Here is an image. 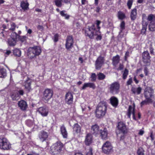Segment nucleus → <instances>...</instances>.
<instances>
[{
	"label": "nucleus",
	"mask_w": 155,
	"mask_h": 155,
	"mask_svg": "<svg viewBox=\"0 0 155 155\" xmlns=\"http://www.w3.org/2000/svg\"><path fill=\"white\" fill-rule=\"evenodd\" d=\"M53 95L52 91L50 89H46L44 93L43 98L46 101H48L52 97Z\"/></svg>",
	"instance_id": "11"
},
{
	"label": "nucleus",
	"mask_w": 155,
	"mask_h": 155,
	"mask_svg": "<svg viewBox=\"0 0 155 155\" xmlns=\"http://www.w3.org/2000/svg\"><path fill=\"white\" fill-rule=\"evenodd\" d=\"M112 147L110 142L107 141L103 145L102 147L103 151L105 153L108 154L112 150Z\"/></svg>",
	"instance_id": "10"
},
{
	"label": "nucleus",
	"mask_w": 155,
	"mask_h": 155,
	"mask_svg": "<svg viewBox=\"0 0 155 155\" xmlns=\"http://www.w3.org/2000/svg\"><path fill=\"white\" fill-rule=\"evenodd\" d=\"M142 89L139 87L138 88L132 87L131 89V91L134 94L137 93V94H140L141 92Z\"/></svg>",
	"instance_id": "31"
},
{
	"label": "nucleus",
	"mask_w": 155,
	"mask_h": 155,
	"mask_svg": "<svg viewBox=\"0 0 155 155\" xmlns=\"http://www.w3.org/2000/svg\"><path fill=\"white\" fill-rule=\"evenodd\" d=\"M129 51H127L125 54V55L124 57V60L125 61H126L127 60V58L129 57Z\"/></svg>",
	"instance_id": "54"
},
{
	"label": "nucleus",
	"mask_w": 155,
	"mask_h": 155,
	"mask_svg": "<svg viewBox=\"0 0 155 155\" xmlns=\"http://www.w3.org/2000/svg\"><path fill=\"white\" fill-rule=\"evenodd\" d=\"M117 134H119V132H118L117 133ZM122 134H121L119 136V135L120 134H120H119V137H118L117 136V137H120V140H123L124 138V134H123V133H122Z\"/></svg>",
	"instance_id": "55"
},
{
	"label": "nucleus",
	"mask_w": 155,
	"mask_h": 155,
	"mask_svg": "<svg viewBox=\"0 0 155 155\" xmlns=\"http://www.w3.org/2000/svg\"><path fill=\"white\" fill-rule=\"evenodd\" d=\"M14 54L16 56L19 57L21 55V51L19 49L15 48L13 51Z\"/></svg>",
	"instance_id": "37"
},
{
	"label": "nucleus",
	"mask_w": 155,
	"mask_h": 155,
	"mask_svg": "<svg viewBox=\"0 0 155 155\" xmlns=\"http://www.w3.org/2000/svg\"><path fill=\"white\" fill-rule=\"evenodd\" d=\"M92 136L90 134H87L86 136L85 143L87 145H88L91 143L92 142Z\"/></svg>",
	"instance_id": "20"
},
{
	"label": "nucleus",
	"mask_w": 155,
	"mask_h": 155,
	"mask_svg": "<svg viewBox=\"0 0 155 155\" xmlns=\"http://www.w3.org/2000/svg\"><path fill=\"white\" fill-rule=\"evenodd\" d=\"M142 24L143 27L142 28L141 30V34H142L143 35L144 34L146 33L147 24V23L146 21L143 20Z\"/></svg>",
	"instance_id": "29"
},
{
	"label": "nucleus",
	"mask_w": 155,
	"mask_h": 155,
	"mask_svg": "<svg viewBox=\"0 0 155 155\" xmlns=\"http://www.w3.org/2000/svg\"><path fill=\"white\" fill-rule=\"evenodd\" d=\"M91 78V81H94L96 80V76L95 73H93L92 74Z\"/></svg>",
	"instance_id": "49"
},
{
	"label": "nucleus",
	"mask_w": 155,
	"mask_h": 155,
	"mask_svg": "<svg viewBox=\"0 0 155 155\" xmlns=\"http://www.w3.org/2000/svg\"><path fill=\"white\" fill-rule=\"evenodd\" d=\"M153 89L149 87H146L144 90V97L146 98V100H147V101L149 103L153 102V101L151 98L153 96Z\"/></svg>",
	"instance_id": "5"
},
{
	"label": "nucleus",
	"mask_w": 155,
	"mask_h": 155,
	"mask_svg": "<svg viewBox=\"0 0 155 155\" xmlns=\"http://www.w3.org/2000/svg\"><path fill=\"white\" fill-rule=\"evenodd\" d=\"M7 27L9 30L12 31H14L16 27L17 28H18V26H17L15 23L13 22L11 23L10 25L8 24Z\"/></svg>",
	"instance_id": "33"
},
{
	"label": "nucleus",
	"mask_w": 155,
	"mask_h": 155,
	"mask_svg": "<svg viewBox=\"0 0 155 155\" xmlns=\"http://www.w3.org/2000/svg\"><path fill=\"white\" fill-rule=\"evenodd\" d=\"M144 133V131L142 130H140L139 131V132L138 133V134L140 135H142Z\"/></svg>",
	"instance_id": "60"
},
{
	"label": "nucleus",
	"mask_w": 155,
	"mask_h": 155,
	"mask_svg": "<svg viewBox=\"0 0 155 155\" xmlns=\"http://www.w3.org/2000/svg\"><path fill=\"white\" fill-rule=\"evenodd\" d=\"M117 130L116 131L117 134V136L119 137V134H117L119 132V134L120 133H123L125 134L127 132L128 129L125 123L123 122L120 121L118 123L117 126Z\"/></svg>",
	"instance_id": "4"
},
{
	"label": "nucleus",
	"mask_w": 155,
	"mask_h": 155,
	"mask_svg": "<svg viewBox=\"0 0 155 155\" xmlns=\"http://www.w3.org/2000/svg\"><path fill=\"white\" fill-rule=\"evenodd\" d=\"M148 21L149 23H154L155 22V16L152 14H150L148 16L147 18Z\"/></svg>",
	"instance_id": "32"
},
{
	"label": "nucleus",
	"mask_w": 155,
	"mask_h": 155,
	"mask_svg": "<svg viewBox=\"0 0 155 155\" xmlns=\"http://www.w3.org/2000/svg\"><path fill=\"white\" fill-rule=\"evenodd\" d=\"M41 52V50L40 47L38 46H35L29 47L28 49L27 55L29 58L35 59L40 54Z\"/></svg>",
	"instance_id": "3"
},
{
	"label": "nucleus",
	"mask_w": 155,
	"mask_h": 155,
	"mask_svg": "<svg viewBox=\"0 0 155 155\" xmlns=\"http://www.w3.org/2000/svg\"><path fill=\"white\" fill-rule=\"evenodd\" d=\"M16 41L15 39L10 38L8 39V43L10 46H14L16 43Z\"/></svg>",
	"instance_id": "39"
},
{
	"label": "nucleus",
	"mask_w": 155,
	"mask_h": 155,
	"mask_svg": "<svg viewBox=\"0 0 155 155\" xmlns=\"http://www.w3.org/2000/svg\"><path fill=\"white\" fill-rule=\"evenodd\" d=\"M73 130L77 133H80L81 132V127L77 124H74L73 127Z\"/></svg>",
	"instance_id": "36"
},
{
	"label": "nucleus",
	"mask_w": 155,
	"mask_h": 155,
	"mask_svg": "<svg viewBox=\"0 0 155 155\" xmlns=\"http://www.w3.org/2000/svg\"><path fill=\"white\" fill-rule=\"evenodd\" d=\"M131 114L133 115V118L134 119L136 120V118L135 115V110L134 109V108L132 106L130 105L129 106L127 113V116L129 118H130Z\"/></svg>",
	"instance_id": "14"
},
{
	"label": "nucleus",
	"mask_w": 155,
	"mask_h": 155,
	"mask_svg": "<svg viewBox=\"0 0 155 155\" xmlns=\"http://www.w3.org/2000/svg\"><path fill=\"white\" fill-rule=\"evenodd\" d=\"M100 134L101 137L103 139L106 140L107 138V132L106 129L104 128L103 130H101Z\"/></svg>",
	"instance_id": "24"
},
{
	"label": "nucleus",
	"mask_w": 155,
	"mask_h": 155,
	"mask_svg": "<svg viewBox=\"0 0 155 155\" xmlns=\"http://www.w3.org/2000/svg\"><path fill=\"white\" fill-rule=\"evenodd\" d=\"M29 4L28 2L22 1L21 3V7L24 10H27L28 8Z\"/></svg>",
	"instance_id": "34"
},
{
	"label": "nucleus",
	"mask_w": 155,
	"mask_h": 155,
	"mask_svg": "<svg viewBox=\"0 0 155 155\" xmlns=\"http://www.w3.org/2000/svg\"><path fill=\"white\" fill-rule=\"evenodd\" d=\"M37 28L38 29L42 30L43 29V27L42 26L39 25L37 26Z\"/></svg>",
	"instance_id": "62"
},
{
	"label": "nucleus",
	"mask_w": 155,
	"mask_h": 155,
	"mask_svg": "<svg viewBox=\"0 0 155 155\" xmlns=\"http://www.w3.org/2000/svg\"><path fill=\"white\" fill-rule=\"evenodd\" d=\"M128 70L127 69H125L123 74V79H125L126 78L128 74Z\"/></svg>",
	"instance_id": "47"
},
{
	"label": "nucleus",
	"mask_w": 155,
	"mask_h": 155,
	"mask_svg": "<svg viewBox=\"0 0 155 155\" xmlns=\"http://www.w3.org/2000/svg\"><path fill=\"white\" fill-rule=\"evenodd\" d=\"M123 68V64H120L119 65V66L118 68L117 69V70H121Z\"/></svg>",
	"instance_id": "61"
},
{
	"label": "nucleus",
	"mask_w": 155,
	"mask_h": 155,
	"mask_svg": "<svg viewBox=\"0 0 155 155\" xmlns=\"http://www.w3.org/2000/svg\"><path fill=\"white\" fill-rule=\"evenodd\" d=\"M58 35L57 34H55L53 38L54 41L55 42H57L58 41Z\"/></svg>",
	"instance_id": "51"
},
{
	"label": "nucleus",
	"mask_w": 155,
	"mask_h": 155,
	"mask_svg": "<svg viewBox=\"0 0 155 155\" xmlns=\"http://www.w3.org/2000/svg\"><path fill=\"white\" fill-rule=\"evenodd\" d=\"M74 25L75 26H76L77 28H79L80 27V24L78 22H76L74 23Z\"/></svg>",
	"instance_id": "64"
},
{
	"label": "nucleus",
	"mask_w": 155,
	"mask_h": 155,
	"mask_svg": "<svg viewBox=\"0 0 155 155\" xmlns=\"http://www.w3.org/2000/svg\"><path fill=\"white\" fill-rule=\"evenodd\" d=\"M144 150L141 147H140L137 151V153L138 155H144Z\"/></svg>",
	"instance_id": "43"
},
{
	"label": "nucleus",
	"mask_w": 155,
	"mask_h": 155,
	"mask_svg": "<svg viewBox=\"0 0 155 155\" xmlns=\"http://www.w3.org/2000/svg\"><path fill=\"white\" fill-rule=\"evenodd\" d=\"M92 149L91 148H90L89 149V151L87 153V155H92Z\"/></svg>",
	"instance_id": "57"
},
{
	"label": "nucleus",
	"mask_w": 155,
	"mask_h": 155,
	"mask_svg": "<svg viewBox=\"0 0 155 155\" xmlns=\"http://www.w3.org/2000/svg\"><path fill=\"white\" fill-rule=\"evenodd\" d=\"M31 81L30 80H27L25 82V89L28 91L29 92L31 90Z\"/></svg>",
	"instance_id": "28"
},
{
	"label": "nucleus",
	"mask_w": 155,
	"mask_h": 155,
	"mask_svg": "<svg viewBox=\"0 0 155 155\" xmlns=\"http://www.w3.org/2000/svg\"><path fill=\"white\" fill-rule=\"evenodd\" d=\"M133 0H129L127 2V5L129 9L131 8L132 5V4Z\"/></svg>",
	"instance_id": "48"
},
{
	"label": "nucleus",
	"mask_w": 155,
	"mask_h": 155,
	"mask_svg": "<svg viewBox=\"0 0 155 155\" xmlns=\"http://www.w3.org/2000/svg\"><path fill=\"white\" fill-rule=\"evenodd\" d=\"M149 29L151 31H155V22L152 23H149Z\"/></svg>",
	"instance_id": "41"
},
{
	"label": "nucleus",
	"mask_w": 155,
	"mask_h": 155,
	"mask_svg": "<svg viewBox=\"0 0 155 155\" xmlns=\"http://www.w3.org/2000/svg\"><path fill=\"white\" fill-rule=\"evenodd\" d=\"M118 17L120 19H123L125 17V15L123 12L119 11L118 13Z\"/></svg>",
	"instance_id": "42"
},
{
	"label": "nucleus",
	"mask_w": 155,
	"mask_h": 155,
	"mask_svg": "<svg viewBox=\"0 0 155 155\" xmlns=\"http://www.w3.org/2000/svg\"><path fill=\"white\" fill-rule=\"evenodd\" d=\"M107 109L106 103L104 101L100 102L99 103L96 109V116L98 118L102 117L105 115Z\"/></svg>",
	"instance_id": "2"
},
{
	"label": "nucleus",
	"mask_w": 155,
	"mask_h": 155,
	"mask_svg": "<svg viewBox=\"0 0 155 155\" xmlns=\"http://www.w3.org/2000/svg\"><path fill=\"white\" fill-rule=\"evenodd\" d=\"M137 9L136 8H134L131 11L130 17L131 19L132 20H134L136 18L137 16Z\"/></svg>",
	"instance_id": "30"
},
{
	"label": "nucleus",
	"mask_w": 155,
	"mask_h": 155,
	"mask_svg": "<svg viewBox=\"0 0 155 155\" xmlns=\"http://www.w3.org/2000/svg\"><path fill=\"white\" fill-rule=\"evenodd\" d=\"M73 40L72 37L71 36L68 37L65 44L66 49L69 50L72 48L73 46Z\"/></svg>",
	"instance_id": "12"
},
{
	"label": "nucleus",
	"mask_w": 155,
	"mask_h": 155,
	"mask_svg": "<svg viewBox=\"0 0 155 155\" xmlns=\"http://www.w3.org/2000/svg\"><path fill=\"white\" fill-rule=\"evenodd\" d=\"M62 2L61 0H55L54 1L55 5L58 7H61V6Z\"/></svg>",
	"instance_id": "46"
},
{
	"label": "nucleus",
	"mask_w": 155,
	"mask_h": 155,
	"mask_svg": "<svg viewBox=\"0 0 155 155\" xmlns=\"http://www.w3.org/2000/svg\"><path fill=\"white\" fill-rule=\"evenodd\" d=\"M99 131V127L97 124L93 125L91 129V132L93 134H97Z\"/></svg>",
	"instance_id": "23"
},
{
	"label": "nucleus",
	"mask_w": 155,
	"mask_h": 155,
	"mask_svg": "<svg viewBox=\"0 0 155 155\" xmlns=\"http://www.w3.org/2000/svg\"><path fill=\"white\" fill-rule=\"evenodd\" d=\"M50 151L51 154L53 155H56L59 154L61 151L52 146Z\"/></svg>",
	"instance_id": "25"
},
{
	"label": "nucleus",
	"mask_w": 155,
	"mask_h": 155,
	"mask_svg": "<svg viewBox=\"0 0 155 155\" xmlns=\"http://www.w3.org/2000/svg\"><path fill=\"white\" fill-rule=\"evenodd\" d=\"M120 87V84L118 82H113L109 85V92L113 94H117L119 92Z\"/></svg>",
	"instance_id": "6"
},
{
	"label": "nucleus",
	"mask_w": 155,
	"mask_h": 155,
	"mask_svg": "<svg viewBox=\"0 0 155 155\" xmlns=\"http://www.w3.org/2000/svg\"><path fill=\"white\" fill-rule=\"evenodd\" d=\"M144 72L146 76H147L149 73V71L148 68L145 67L144 68Z\"/></svg>",
	"instance_id": "50"
},
{
	"label": "nucleus",
	"mask_w": 155,
	"mask_h": 155,
	"mask_svg": "<svg viewBox=\"0 0 155 155\" xmlns=\"http://www.w3.org/2000/svg\"><path fill=\"white\" fill-rule=\"evenodd\" d=\"M85 35L90 38H93L95 36H97L96 38L97 40H100L101 39V32L96 29V27L94 25L87 28L85 30Z\"/></svg>",
	"instance_id": "1"
},
{
	"label": "nucleus",
	"mask_w": 155,
	"mask_h": 155,
	"mask_svg": "<svg viewBox=\"0 0 155 155\" xmlns=\"http://www.w3.org/2000/svg\"><path fill=\"white\" fill-rule=\"evenodd\" d=\"M142 56L144 66H150V57L148 52L147 51H144L142 54Z\"/></svg>",
	"instance_id": "8"
},
{
	"label": "nucleus",
	"mask_w": 155,
	"mask_h": 155,
	"mask_svg": "<svg viewBox=\"0 0 155 155\" xmlns=\"http://www.w3.org/2000/svg\"><path fill=\"white\" fill-rule=\"evenodd\" d=\"M125 23L124 21H122L120 24V31L119 33L120 34L123 30L125 29Z\"/></svg>",
	"instance_id": "45"
},
{
	"label": "nucleus",
	"mask_w": 155,
	"mask_h": 155,
	"mask_svg": "<svg viewBox=\"0 0 155 155\" xmlns=\"http://www.w3.org/2000/svg\"><path fill=\"white\" fill-rule=\"evenodd\" d=\"M110 102L111 104L114 107H116L118 104V100L115 97L113 96L110 99Z\"/></svg>",
	"instance_id": "18"
},
{
	"label": "nucleus",
	"mask_w": 155,
	"mask_h": 155,
	"mask_svg": "<svg viewBox=\"0 0 155 155\" xmlns=\"http://www.w3.org/2000/svg\"><path fill=\"white\" fill-rule=\"evenodd\" d=\"M153 48H152V45H150V53L151 54H153L154 53L153 51Z\"/></svg>",
	"instance_id": "59"
},
{
	"label": "nucleus",
	"mask_w": 155,
	"mask_h": 155,
	"mask_svg": "<svg viewBox=\"0 0 155 155\" xmlns=\"http://www.w3.org/2000/svg\"><path fill=\"white\" fill-rule=\"evenodd\" d=\"M18 105L20 109L23 110H26L28 107L26 102L24 100L19 101L18 102Z\"/></svg>",
	"instance_id": "17"
},
{
	"label": "nucleus",
	"mask_w": 155,
	"mask_h": 155,
	"mask_svg": "<svg viewBox=\"0 0 155 155\" xmlns=\"http://www.w3.org/2000/svg\"><path fill=\"white\" fill-rule=\"evenodd\" d=\"M52 146L61 151L63 144L60 141H58L54 144Z\"/></svg>",
	"instance_id": "22"
},
{
	"label": "nucleus",
	"mask_w": 155,
	"mask_h": 155,
	"mask_svg": "<svg viewBox=\"0 0 155 155\" xmlns=\"http://www.w3.org/2000/svg\"><path fill=\"white\" fill-rule=\"evenodd\" d=\"M120 61V56L118 55L114 57L113 58V64L115 67L116 66Z\"/></svg>",
	"instance_id": "27"
},
{
	"label": "nucleus",
	"mask_w": 155,
	"mask_h": 155,
	"mask_svg": "<svg viewBox=\"0 0 155 155\" xmlns=\"http://www.w3.org/2000/svg\"><path fill=\"white\" fill-rule=\"evenodd\" d=\"M73 96L72 94L70 92H68L65 95V102L68 104H72L73 101Z\"/></svg>",
	"instance_id": "13"
},
{
	"label": "nucleus",
	"mask_w": 155,
	"mask_h": 155,
	"mask_svg": "<svg viewBox=\"0 0 155 155\" xmlns=\"http://www.w3.org/2000/svg\"><path fill=\"white\" fill-rule=\"evenodd\" d=\"M12 100L16 101L18 100L20 97L18 92H15L12 93L11 95Z\"/></svg>",
	"instance_id": "26"
},
{
	"label": "nucleus",
	"mask_w": 155,
	"mask_h": 155,
	"mask_svg": "<svg viewBox=\"0 0 155 155\" xmlns=\"http://www.w3.org/2000/svg\"><path fill=\"white\" fill-rule=\"evenodd\" d=\"M16 92H18L19 95H23L24 94V91L23 90H20L16 91Z\"/></svg>",
	"instance_id": "53"
},
{
	"label": "nucleus",
	"mask_w": 155,
	"mask_h": 155,
	"mask_svg": "<svg viewBox=\"0 0 155 155\" xmlns=\"http://www.w3.org/2000/svg\"><path fill=\"white\" fill-rule=\"evenodd\" d=\"M6 70L0 67V78H4L6 76Z\"/></svg>",
	"instance_id": "35"
},
{
	"label": "nucleus",
	"mask_w": 155,
	"mask_h": 155,
	"mask_svg": "<svg viewBox=\"0 0 155 155\" xmlns=\"http://www.w3.org/2000/svg\"><path fill=\"white\" fill-rule=\"evenodd\" d=\"M48 136V133L44 131H41L40 133L39 136V138L42 142L45 140Z\"/></svg>",
	"instance_id": "16"
},
{
	"label": "nucleus",
	"mask_w": 155,
	"mask_h": 155,
	"mask_svg": "<svg viewBox=\"0 0 155 155\" xmlns=\"http://www.w3.org/2000/svg\"><path fill=\"white\" fill-rule=\"evenodd\" d=\"M147 103H150L147 101V100L143 101L141 103V106L142 107L143 105L146 104Z\"/></svg>",
	"instance_id": "56"
},
{
	"label": "nucleus",
	"mask_w": 155,
	"mask_h": 155,
	"mask_svg": "<svg viewBox=\"0 0 155 155\" xmlns=\"http://www.w3.org/2000/svg\"><path fill=\"white\" fill-rule=\"evenodd\" d=\"M61 133L64 138H67L68 137V133L66 128L64 125H62L60 128Z\"/></svg>",
	"instance_id": "21"
},
{
	"label": "nucleus",
	"mask_w": 155,
	"mask_h": 155,
	"mask_svg": "<svg viewBox=\"0 0 155 155\" xmlns=\"http://www.w3.org/2000/svg\"><path fill=\"white\" fill-rule=\"evenodd\" d=\"M132 82V79L131 78H130L127 81V85H129L131 84Z\"/></svg>",
	"instance_id": "58"
},
{
	"label": "nucleus",
	"mask_w": 155,
	"mask_h": 155,
	"mask_svg": "<svg viewBox=\"0 0 155 155\" xmlns=\"http://www.w3.org/2000/svg\"><path fill=\"white\" fill-rule=\"evenodd\" d=\"M20 36L19 35L17 34L15 32H12L11 35V38L15 39L16 41H17V39L18 38L20 39Z\"/></svg>",
	"instance_id": "38"
},
{
	"label": "nucleus",
	"mask_w": 155,
	"mask_h": 155,
	"mask_svg": "<svg viewBox=\"0 0 155 155\" xmlns=\"http://www.w3.org/2000/svg\"><path fill=\"white\" fill-rule=\"evenodd\" d=\"M65 12V11H61L60 12V14L62 16L65 17L66 19H68L69 18L70 16L66 13Z\"/></svg>",
	"instance_id": "40"
},
{
	"label": "nucleus",
	"mask_w": 155,
	"mask_h": 155,
	"mask_svg": "<svg viewBox=\"0 0 155 155\" xmlns=\"http://www.w3.org/2000/svg\"><path fill=\"white\" fill-rule=\"evenodd\" d=\"M38 111L43 116H46L48 113V110L46 107H42L39 108Z\"/></svg>",
	"instance_id": "15"
},
{
	"label": "nucleus",
	"mask_w": 155,
	"mask_h": 155,
	"mask_svg": "<svg viewBox=\"0 0 155 155\" xmlns=\"http://www.w3.org/2000/svg\"><path fill=\"white\" fill-rule=\"evenodd\" d=\"M11 148V145L5 138H0V148L3 150H8Z\"/></svg>",
	"instance_id": "7"
},
{
	"label": "nucleus",
	"mask_w": 155,
	"mask_h": 155,
	"mask_svg": "<svg viewBox=\"0 0 155 155\" xmlns=\"http://www.w3.org/2000/svg\"><path fill=\"white\" fill-rule=\"evenodd\" d=\"M98 80H104L105 78V75L103 74L100 73L97 74Z\"/></svg>",
	"instance_id": "44"
},
{
	"label": "nucleus",
	"mask_w": 155,
	"mask_h": 155,
	"mask_svg": "<svg viewBox=\"0 0 155 155\" xmlns=\"http://www.w3.org/2000/svg\"><path fill=\"white\" fill-rule=\"evenodd\" d=\"M102 54H101L95 61V65L96 69H100L104 64V57H102Z\"/></svg>",
	"instance_id": "9"
},
{
	"label": "nucleus",
	"mask_w": 155,
	"mask_h": 155,
	"mask_svg": "<svg viewBox=\"0 0 155 155\" xmlns=\"http://www.w3.org/2000/svg\"><path fill=\"white\" fill-rule=\"evenodd\" d=\"M96 21H97V23H96L97 26V28L96 30H97V31H99V29L100 28V27H99V25L100 24L101 22L100 21H99V20H97Z\"/></svg>",
	"instance_id": "52"
},
{
	"label": "nucleus",
	"mask_w": 155,
	"mask_h": 155,
	"mask_svg": "<svg viewBox=\"0 0 155 155\" xmlns=\"http://www.w3.org/2000/svg\"><path fill=\"white\" fill-rule=\"evenodd\" d=\"M87 87H89L90 88H92L93 89H94L96 88V86L93 83H85L81 89V90H84Z\"/></svg>",
	"instance_id": "19"
},
{
	"label": "nucleus",
	"mask_w": 155,
	"mask_h": 155,
	"mask_svg": "<svg viewBox=\"0 0 155 155\" xmlns=\"http://www.w3.org/2000/svg\"><path fill=\"white\" fill-rule=\"evenodd\" d=\"M62 2H64L66 3H69L71 1V0H61Z\"/></svg>",
	"instance_id": "63"
}]
</instances>
